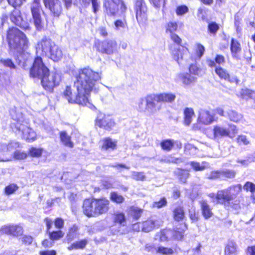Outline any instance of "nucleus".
I'll list each match as a JSON object with an SVG mask.
<instances>
[{"mask_svg": "<svg viewBox=\"0 0 255 255\" xmlns=\"http://www.w3.org/2000/svg\"><path fill=\"white\" fill-rule=\"evenodd\" d=\"M222 175L221 170L211 171L208 176V179L210 180H215L219 178Z\"/></svg>", "mask_w": 255, "mask_h": 255, "instance_id": "nucleus-59", "label": "nucleus"}, {"mask_svg": "<svg viewBox=\"0 0 255 255\" xmlns=\"http://www.w3.org/2000/svg\"><path fill=\"white\" fill-rule=\"evenodd\" d=\"M175 252V249L159 246L156 250V253L161 255H172Z\"/></svg>", "mask_w": 255, "mask_h": 255, "instance_id": "nucleus-43", "label": "nucleus"}, {"mask_svg": "<svg viewBox=\"0 0 255 255\" xmlns=\"http://www.w3.org/2000/svg\"><path fill=\"white\" fill-rule=\"evenodd\" d=\"M50 70L44 63L42 56H36L34 57L31 66L29 68V77L33 79L40 80L47 74Z\"/></svg>", "mask_w": 255, "mask_h": 255, "instance_id": "nucleus-8", "label": "nucleus"}, {"mask_svg": "<svg viewBox=\"0 0 255 255\" xmlns=\"http://www.w3.org/2000/svg\"><path fill=\"white\" fill-rule=\"evenodd\" d=\"M41 244L42 247L45 249L50 248L54 246V242L50 238H48V239H44L41 241Z\"/></svg>", "mask_w": 255, "mask_h": 255, "instance_id": "nucleus-55", "label": "nucleus"}, {"mask_svg": "<svg viewBox=\"0 0 255 255\" xmlns=\"http://www.w3.org/2000/svg\"><path fill=\"white\" fill-rule=\"evenodd\" d=\"M37 51L42 57L48 56L54 62H58L63 57L62 49L50 38L45 36L37 44Z\"/></svg>", "mask_w": 255, "mask_h": 255, "instance_id": "nucleus-4", "label": "nucleus"}, {"mask_svg": "<svg viewBox=\"0 0 255 255\" xmlns=\"http://www.w3.org/2000/svg\"><path fill=\"white\" fill-rule=\"evenodd\" d=\"M244 189L246 191H250L254 193L255 192V184L251 182L247 181L244 185Z\"/></svg>", "mask_w": 255, "mask_h": 255, "instance_id": "nucleus-61", "label": "nucleus"}, {"mask_svg": "<svg viewBox=\"0 0 255 255\" xmlns=\"http://www.w3.org/2000/svg\"><path fill=\"white\" fill-rule=\"evenodd\" d=\"M190 165L195 171H203L206 168L205 166L201 165L199 162L196 161H191Z\"/></svg>", "mask_w": 255, "mask_h": 255, "instance_id": "nucleus-56", "label": "nucleus"}, {"mask_svg": "<svg viewBox=\"0 0 255 255\" xmlns=\"http://www.w3.org/2000/svg\"><path fill=\"white\" fill-rule=\"evenodd\" d=\"M189 217L192 223H196L199 219L198 213L195 210L189 213Z\"/></svg>", "mask_w": 255, "mask_h": 255, "instance_id": "nucleus-64", "label": "nucleus"}, {"mask_svg": "<svg viewBox=\"0 0 255 255\" xmlns=\"http://www.w3.org/2000/svg\"><path fill=\"white\" fill-rule=\"evenodd\" d=\"M43 1L53 17L58 18L62 14L63 6L60 0H43Z\"/></svg>", "mask_w": 255, "mask_h": 255, "instance_id": "nucleus-17", "label": "nucleus"}, {"mask_svg": "<svg viewBox=\"0 0 255 255\" xmlns=\"http://www.w3.org/2000/svg\"><path fill=\"white\" fill-rule=\"evenodd\" d=\"M150 4L156 8L164 7L166 5V0H148Z\"/></svg>", "mask_w": 255, "mask_h": 255, "instance_id": "nucleus-50", "label": "nucleus"}, {"mask_svg": "<svg viewBox=\"0 0 255 255\" xmlns=\"http://www.w3.org/2000/svg\"><path fill=\"white\" fill-rule=\"evenodd\" d=\"M53 223L55 227L58 230H61L64 227V220L60 217L56 218L54 220Z\"/></svg>", "mask_w": 255, "mask_h": 255, "instance_id": "nucleus-57", "label": "nucleus"}, {"mask_svg": "<svg viewBox=\"0 0 255 255\" xmlns=\"http://www.w3.org/2000/svg\"><path fill=\"white\" fill-rule=\"evenodd\" d=\"M95 126L106 131H110L116 126L115 119L111 115L100 113L95 120Z\"/></svg>", "mask_w": 255, "mask_h": 255, "instance_id": "nucleus-15", "label": "nucleus"}, {"mask_svg": "<svg viewBox=\"0 0 255 255\" xmlns=\"http://www.w3.org/2000/svg\"><path fill=\"white\" fill-rule=\"evenodd\" d=\"M22 133L23 138L28 142H32L37 138L36 132L29 127L21 124L18 128Z\"/></svg>", "mask_w": 255, "mask_h": 255, "instance_id": "nucleus-22", "label": "nucleus"}, {"mask_svg": "<svg viewBox=\"0 0 255 255\" xmlns=\"http://www.w3.org/2000/svg\"><path fill=\"white\" fill-rule=\"evenodd\" d=\"M12 225H4L1 227L0 230L2 234L12 236Z\"/></svg>", "mask_w": 255, "mask_h": 255, "instance_id": "nucleus-60", "label": "nucleus"}, {"mask_svg": "<svg viewBox=\"0 0 255 255\" xmlns=\"http://www.w3.org/2000/svg\"><path fill=\"white\" fill-rule=\"evenodd\" d=\"M178 29V24L176 21H169L165 25V32L170 34V38L174 43L182 47V49L180 48H175L171 52L173 58L177 62H178L180 59H182L183 52L184 51H188V49L186 47L182 45V39L177 34L175 33Z\"/></svg>", "mask_w": 255, "mask_h": 255, "instance_id": "nucleus-5", "label": "nucleus"}, {"mask_svg": "<svg viewBox=\"0 0 255 255\" xmlns=\"http://www.w3.org/2000/svg\"><path fill=\"white\" fill-rule=\"evenodd\" d=\"M131 176L132 178L136 181H143L145 179V176L143 172L133 171Z\"/></svg>", "mask_w": 255, "mask_h": 255, "instance_id": "nucleus-53", "label": "nucleus"}, {"mask_svg": "<svg viewBox=\"0 0 255 255\" xmlns=\"http://www.w3.org/2000/svg\"><path fill=\"white\" fill-rule=\"evenodd\" d=\"M175 175L178 178L179 181L182 183H186L187 179L189 178L190 174L188 169L178 168L177 171L175 173Z\"/></svg>", "mask_w": 255, "mask_h": 255, "instance_id": "nucleus-31", "label": "nucleus"}, {"mask_svg": "<svg viewBox=\"0 0 255 255\" xmlns=\"http://www.w3.org/2000/svg\"><path fill=\"white\" fill-rule=\"evenodd\" d=\"M133 8L139 26H145L148 22V8L145 0H134Z\"/></svg>", "mask_w": 255, "mask_h": 255, "instance_id": "nucleus-10", "label": "nucleus"}, {"mask_svg": "<svg viewBox=\"0 0 255 255\" xmlns=\"http://www.w3.org/2000/svg\"><path fill=\"white\" fill-rule=\"evenodd\" d=\"M160 226L157 220L152 217H149L144 220L132 224L131 225L130 230L132 232H141L147 233L158 229Z\"/></svg>", "mask_w": 255, "mask_h": 255, "instance_id": "nucleus-9", "label": "nucleus"}, {"mask_svg": "<svg viewBox=\"0 0 255 255\" xmlns=\"http://www.w3.org/2000/svg\"><path fill=\"white\" fill-rule=\"evenodd\" d=\"M255 94V93L253 90L248 89L242 90L241 93L242 97L246 99L253 98Z\"/></svg>", "mask_w": 255, "mask_h": 255, "instance_id": "nucleus-54", "label": "nucleus"}, {"mask_svg": "<svg viewBox=\"0 0 255 255\" xmlns=\"http://www.w3.org/2000/svg\"><path fill=\"white\" fill-rule=\"evenodd\" d=\"M205 51V47L202 44L199 43L196 44L195 54L198 58L200 59L203 56Z\"/></svg>", "mask_w": 255, "mask_h": 255, "instance_id": "nucleus-49", "label": "nucleus"}, {"mask_svg": "<svg viewBox=\"0 0 255 255\" xmlns=\"http://www.w3.org/2000/svg\"><path fill=\"white\" fill-rule=\"evenodd\" d=\"M30 11L34 24L37 30L40 31L43 27L41 12H43L40 0H33L30 6Z\"/></svg>", "mask_w": 255, "mask_h": 255, "instance_id": "nucleus-13", "label": "nucleus"}, {"mask_svg": "<svg viewBox=\"0 0 255 255\" xmlns=\"http://www.w3.org/2000/svg\"><path fill=\"white\" fill-rule=\"evenodd\" d=\"M179 78L185 85H189L194 83L196 80V78L191 76L189 73L180 74L179 75Z\"/></svg>", "mask_w": 255, "mask_h": 255, "instance_id": "nucleus-40", "label": "nucleus"}, {"mask_svg": "<svg viewBox=\"0 0 255 255\" xmlns=\"http://www.w3.org/2000/svg\"><path fill=\"white\" fill-rule=\"evenodd\" d=\"M18 186L15 183H10L5 186L3 193L6 196L13 194L18 189Z\"/></svg>", "mask_w": 255, "mask_h": 255, "instance_id": "nucleus-41", "label": "nucleus"}, {"mask_svg": "<svg viewBox=\"0 0 255 255\" xmlns=\"http://www.w3.org/2000/svg\"><path fill=\"white\" fill-rule=\"evenodd\" d=\"M113 223L115 225L124 226L127 224V218L125 214L123 212H116L114 213L113 217Z\"/></svg>", "mask_w": 255, "mask_h": 255, "instance_id": "nucleus-33", "label": "nucleus"}, {"mask_svg": "<svg viewBox=\"0 0 255 255\" xmlns=\"http://www.w3.org/2000/svg\"><path fill=\"white\" fill-rule=\"evenodd\" d=\"M238 133L237 127L234 125H229V129L224 128L219 126H215L213 129L214 138L229 136L234 137Z\"/></svg>", "mask_w": 255, "mask_h": 255, "instance_id": "nucleus-16", "label": "nucleus"}, {"mask_svg": "<svg viewBox=\"0 0 255 255\" xmlns=\"http://www.w3.org/2000/svg\"><path fill=\"white\" fill-rule=\"evenodd\" d=\"M215 121L214 117L209 111H204L201 113L198 117L197 123L192 126V129L198 130L201 129V126L208 125Z\"/></svg>", "mask_w": 255, "mask_h": 255, "instance_id": "nucleus-18", "label": "nucleus"}, {"mask_svg": "<svg viewBox=\"0 0 255 255\" xmlns=\"http://www.w3.org/2000/svg\"><path fill=\"white\" fill-rule=\"evenodd\" d=\"M200 71V68L197 66L196 63L191 64L189 66V74L190 75H198Z\"/></svg>", "mask_w": 255, "mask_h": 255, "instance_id": "nucleus-52", "label": "nucleus"}, {"mask_svg": "<svg viewBox=\"0 0 255 255\" xmlns=\"http://www.w3.org/2000/svg\"><path fill=\"white\" fill-rule=\"evenodd\" d=\"M40 83L43 88L46 91L52 93L54 89L58 86L61 81V76L56 71L47 74L40 79Z\"/></svg>", "mask_w": 255, "mask_h": 255, "instance_id": "nucleus-11", "label": "nucleus"}, {"mask_svg": "<svg viewBox=\"0 0 255 255\" xmlns=\"http://www.w3.org/2000/svg\"><path fill=\"white\" fill-rule=\"evenodd\" d=\"M94 47L102 54L111 55L117 50V43L116 41L110 39L97 40L94 42Z\"/></svg>", "mask_w": 255, "mask_h": 255, "instance_id": "nucleus-14", "label": "nucleus"}, {"mask_svg": "<svg viewBox=\"0 0 255 255\" xmlns=\"http://www.w3.org/2000/svg\"><path fill=\"white\" fill-rule=\"evenodd\" d=\"M228 117L230 121L235 123L240 122L242 118L241 114L234 110H231L228 113Z\"/></svg>", "mask_w": 255, "mask_h": 255, "instance_id": "nucleus-44", "label": "nucleus"}, {"mask_svg": "<svg viewBox=\"0 0 255 255\" xmlns=\"http://www.w3.org/2000/svg\"><path fill=\"white\" fill-rule=\"evenodd\" d=\"M48 238H50L54 242L60 240L64 236V232L61 230L50 231L47 233Z\"/></svg>", "mask_w": 255, "mask_h": 255, "instance_id": "nucleus-35", "label": "nucleus"}, {"mask_svg": "<svg viewBox=\"0 0 255 255\" xmlns=\"http://www.w3.org/2000/svg\"><path fill=\"white\" fill-rule=\"evenodd\" d=\"M23 233V229L20 225H12V236L17 237L22 235Z\"/></svg>", "mask_w": 255, "mask_h": 255, "instance_id": "nucleus-46", "label": "nucleus"}, {"mask_svg": "<svg viewBox=\"0 0 255 255\" xmlns=\"http://www.w3.org/2000/svg\"><path fill=\"white\" fill-rule=\"evenodd\" d=\"M25 0H7L9 4L14 8L20 7Z\"/></svg>", "mask_w": 255, "mask_h": 255, "instance_id": "nucleus-62", "label": "nucleus"}, {"mask_svg": "<svg viewBox=\"0 0 255 255\" xmlns=\"http://www.w3.org/2000/svg\"><path fill=\"white\" fill-rule=\"evenodd\" d=\"M0 63H1L5 67H7L10 69H15L16 66L12 60L10 58L1 59Z\"/></svg>", "mask_w": 255, "mask_h": 255, "instance_id": "nucleus-45", "label": "nucleus"}, {"mask_svg": "<svg viewBox=\"0 0 255 255\" xmlns=\"http://www.w3.org/2000/svg\"><path fill=\"white\" fill-rule=\"evenodd\" d=\"M237 246L234 242H231L226 245L224 255H237Z\"/></svg>", "mask_w": 255, "mask_h": 255, "instance_id": "nucleus-36", "label": "nucleus"}, {"mask_svg": "<svg viewBox=\"0 0 255 255\" xmlns=\"http://www.w3.org/2000/svg\"><path fill=\"white\" fill-rule=\"evenodd\" d=\"M183 114V124L184 125L188 126L192 122V118L195 116L194 111L192 108H185Z\"/></svg>", "mask_w": 255, "mask_h": 255, "instance_id": "nucleus-30", "label": "nucleus"}, {"mask_svg": "<svg viewBox=\"0 0 255 255\" xmlns=\"http://www.w3.org/2000/svg\"><path fill=\"white\" fill-rule=\"evenodd\" d=\"M43 151L44 149L41 147L31 146L29 148L27 154L31 157L39 158L42 156Z\"/></svg>", "mask_w": 255, "mask_h": 255, "instance_id": "nucleus-39", "label": "nucleus"}, {"mask_svg": "<svg viewBox=\"0 0 255 255\" xmlns=\"http://www.w3.org/2000/svg\"><path fill=\"white\" fill-rule=\"evenodd\" d=\"M226 63L225 57L221 54H216L214 59H209L207 60L208 66L210 68L217 67V65L220 66Z\"/></svg>", "mask_w": 255, "mask_h": 255, "instance_id": "nucleus-26", "label": "nucleus"}, {"mask_svg": "<svg viewBox=\"0 0 255 255\" xmlns=\"http://www.w3.org/2000/svg\"><path fill=\"white\" fill-rule=\"evenodd\" d=\"M207 28L209 35L215 36L220 29V25L215 21H210L208 22Z\"/></svg>", "mask_w": 255, "mask_h": 255, "instance_id": "nucleus-38", "label": "nucleus"}, {"mask_svg": "<svg viewBox=\"0 0 255 255\" xmlns=\"http://www.w3.org/2000/svg\"><path fill=\"white\" fill-rule=\"evenodd\" d=\"M88 243V240L87 239H83L72 243L67 247V249L69 251L73 250H83L86 247Z\"/></svg>", "mask_w": 255, "mask_h": 255, "instance_id": "nucleus-28", "label": "nucleus"}, {"mask_svg": "<svg viewBox=\"0 0 255 255\" xmlns=\"http://www.w3.org/2000/svg\"><path fill=\"white\" fill-rule=\"evenodd\" d=\"M222 175L225 178L232 179L234 178L236 175V172L232 170H226L221 171Z\"/></svg>", "mask_w": 255, "mask_h": 255, "instance_id": "nucleus-58", "label": "nucleus"}, {"mask_svg": "<svg viewBox=\"0 0 255 255\" xmlns=\"http://www.w3.org/2000/svg\"><path fill=\"white\" fill-rule=\"evenodd\" d=\"M128 215L134 220H139L143 212V209L134 206H130L128 209Z\"/></svg>", "mask_w": 255, "mask_h": 255, "instance_id": "nucleus-29", "label": "nucleus"}, {"mask_svg": "<svg viewBox=\"0 0 255 255\" xmlns=\"http://www.w3.org/2000/svg\"><path fill=\"white\" fill-rule=\"evenodd\" d=\"M100 148L102 151L115 150L117 148V140L106 137L101 140Z\"/></svg>", "mask_w": 255, "mask_h": 255, "instance_id": "nucleus-23", "label": "nucleus"}, {"mask_svg": "<svg viewBox=\"0 0 255 255\" xmlns=\"http://www.w3.org/2000/svg\"><path fill=\"white\" fill-rule=\"evenodd\" d=\"M161 149L165 151H170L174 147V141L171 139H165L162 140L160 142Z\"/></svg>", "mask_w": 255, "mask_h": 255, "instance_id": "nucleus-37", "label": "nucleus"}, {"mask_svg": "<svg viewBox=\"0 0 255 255\" xmlns=\"http://www.w3.org/2000/svg\"><path fill=\"white\" fill-rule=\"evenodd\" d=\"M75 79L74 85L77 93L75 95L72 87L67 86L63 96L70 104L86 106L89 103L88 96L94 89L96 82L101 79V74L89 66H86L78 70Z\"/></svg>", "mask_w": 255, "mask_h": 255, "instance_id": "nucleus-2", "label": "nucleus"}, {"mask_svg": "<svg viewBox=\"0 0 255 255\" xmlns=\"http://www.w3.org/2000/svg\"><path fill=\"white\" fill-rule=\"evenodd\" d=\"M230 49L231 56L234 59L241 60L242 48L240 42L234 38L231 39Z\"/></svg>", "mask_w": 255, "mask_h": 255, "instance_id": "nucleus-21", "label": "nucleus"}, {"mask_svg": "<svg viewBox=\"0 0 255 255\" xmlns=\"http://www.w3.org/2000/svg\"><path fill=\"white\" fill-rule=\"evenodd\" d=\"M234 189L237 190V193L242 190V186L240 184L232 185L227 189L219 190L217 191V203L224 206H229L231 204L233 199V195L231 191Z\"/></svg>", "mask_w": 255, "mask_h": 255, "instance_id": "nucleus-12", "label": "nucleus"}, {"mask_svg": "<svg viewBox=\"0 0 255 255\" xmlns=\"http://www.w3.org/2000/svg\"><path fill=\"white\" fill-rule=\"evenodd\" d=\"M32 241L33 238L30 235H24L21 238L22 243L25 245H30Z\"/></svg>", "mask_w": 255, "mask_h": 255, "instance_id": "nucleus-63", "label": "nucleus"}, {"mask_svg": "<svg viewBox=\"0 0 255 255\" xmlns=\"http://www.w3.org/2000/svg\"><path fill=\"white\" fill-rule=\"evenodd\" d=\"M188 230V225L185 222L180 223L173 228L172 232V238L174 240L182 241L185 236V232Z\"/></svg>", "mask_w": 255, "mask_h": 255, "instance_id": "nucleus-20", "label": "nucleus"}, {"mask_svg": "<svg viewBox=\"0 0 255 255\" xmlns=\"http://www.w3.org/2000/svg\"><path fill=\"white\" fill-rule=\"evenodd\" d=\"M11 22L16 26L8 27L5 32V41L9 51L18 54H24L29 48L30 42L23 31L31 30L30 19L23 18L19 10L13 9L9 13Z\"/></svg>", "mask_w": 255, "mask_h": 255, "instance_id": "nucleus-1", "label": "nucleus"}, {"mask_svg": "<svg viewBox=\"0 0 255 255\" xmlns=\"http://www.w3.org/2000/svg\"><path fill=\"white\" fill-rule=\"evenodd\" d=\"M172 217L174 221L183 223V221L186 220L184 207L182 205H178L173 208L172 210Z\"/></svg>", "mask_w": 255, "mask_h": 255, "instance_id": "nucleus-24", "label": "nucleus"}, {"mask_svg": "<svg viewBox=\"0 0 255 255\" xmlns=\"http://www.w3.org/2000/svg\"><path fill=\"white\" fill-rule=\"evenodd\" d=\"M110 200L117 204H123L125 202V198L116 191L111 192L110 195Z\"/></svg>", "mask_w": 255, "mask_h": 255, "instance_id": "nucleus-42", "label": "nucleus"}, {"mask_svg": "<svg viewBox=\"0 0 255 255\" xmlns=\"http://www.w3.org/2000/svg\"><path fill=\"white\" fill-rule=\"evenodd\" d=\"M189 11V8L186 5H180L176 7L175 9V12L177 15H183L187 13Z\"/></svg>", "mask_w": 255, "mask_h": 255, "instance_id": "nucleus-51", "label": "nucleus"}, {"mask_svg": "<svg viewBox=\"0 0 255 255\" xmlns=\"http://www.w3.org/2000/svg\"><path fill=\"white\" fill-rule=\"evenodd\" d=\"M215 72L221 80H224L230 83H235L236 84H238L240 82L239 79L237 77H232L226 69L221 66L216 67Z\"/></svg>", "mask_w": 255, "mask_h": 255, "instance_id": "nucleus-19", "label": "nucleus"}, {"mask_svg": "<svg viewBox=\"0 0 255 255\" xmlns=\"http://www.w3.org/2000/svg\"><path fill=\"white\" fill-rule=\"evenodd\" d=\"M28 154L25 151L16 150L13 153V158L16 160H23L26 158Z\"/></svg>", "mask_w": 255, "mask_h": 255, "instance_id": "nucleus-48", "label": "nucleus"}, {"mask_svg": "<svg viewBox=\"0 0 255 255\" xmlns=\"http://www.w3.org/2000/svg\"><path fill=\"white\" fill-rule=\"evenodd\" d=\"M59 138L61 142L65 146L69 148L74 147V143L70 135H68L66 131L62 130L59 132Z\"/></svg>", "mask_w": 255, "mask_h": 255, "instance_id": "nucleus-27", "label": "nucleus"}, {"mask_svg": "<svg viewBox=\"0 0 255 255\" xmlns=\"http://www.w3.org/2000/svg\"><path fill=\"white\" fill-rule=\"evenodd\" d=\"M176 95L171 93H162L157 94H149L145 98V110L150 114L153 115L161 109V106L157 107L155 103H172L174 101Z\"/></svg>", "mask_w": 255, "mask_h": 255, "instance_id": "nucleus-6", "label": "nucleus"}, {"mask_svg": "<svg viewBox=\"0 0 255 255\" xmlns=\"http://www.w3.org/2000/svg\"><path fill=\"white\" fill-rule=\"evenodd\" d=\"M104 12L109 16L125 13L128 7L124 0H104Z\"/></svg>", "mask_w": 255, "mask_h": 255, "instance_id": "nucleus-7", "label": "nucleus"}, {"mask_svg": "<svg viewBox=\"0 0 255 255\" xmlns=\"http://www.w3.org/2000/svg\"><path fill=\"white\" fill-rule=\"evenodd\" d=\"M82 212L87 218H95L107 214L110 209V202L106 197L87 198L82 206Z\"/></svg>", "mask_w": 255, "mask_h": 255, "instance_id": "nucleus-3", "label": "nucleus"}, {"mask_svg": "<svg viewBox=\"0 0 255 255\" xmlns=\"http://www.w3.org/2000/svg\"><path fill=\"white\" fill-rule=\"evenodd\" d=\"M80 4L86 7L88 6L91 2L92 5V10L94 13H97L100 6V2L99 0H79Z\"/></svg>", "mask_w": 255, "mask_h": 255, "instance_id": "nucleus-32", "label": "nucleus"}, {"mask_svg": "<svg viewBox=\"0 0 255 255\" xmlns=\"http://www.w3.org/2000/svg\"><path fill=\"white\" fill-rule=\"evenodd\" d=\"M167 202L165 197H161L158 201H154L152 203V207L160 209L167 205Z\"/></svg>", "mask_w": 255, "mask_h": 255, "instance_id": "nucleus-47", "label": "nucleus"}, {"mask_svg": "<svg viewBox=\"0 0 255 255\" xmlns=\"http://www.w3.org/2000/svg\"><path fill=\"white\" fill-rule=\"evenodd\" d=\"M201 214L205 220H207L213 216L212 209L208 204L207 201L202 200L199 203Z\"/></svg>", "mask_w": 255, "mask_h": 255, "instance_id": "nucleus-25", "label": "nucleus"}, {"mask_svg": "<svg viewBox=\"0 0 255 255\" xmlns=\"http://www.w3.org/2000/svg\"><path fill=\"white\" fill-rule=\"evenodd\" d=\"M170 231V229L167 228L160 230L155 234V239L160 242L168 241V235Z\"/></svg>", "mask_w": 255, "mask_h": 255, "instance_id": "nucleus-34", "label": "nucleus"}]
</instances>
